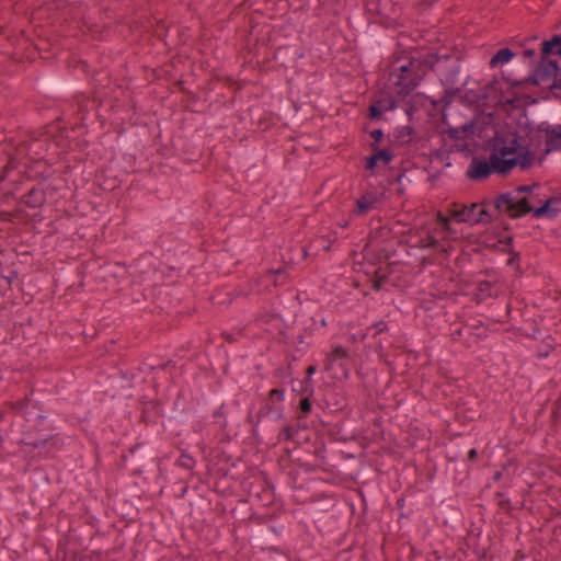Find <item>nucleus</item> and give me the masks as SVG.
<instances>
[{"instance_id": "nucleus-20", "label": "nucleus", "mask_w": 561, "mask_h": 561, "mask_svg": "<svg viewBox=\"0 0 561 561\" xmlns=\"http://www.w3.org/2000/svg\"><path fill=\"white\" fill-rule=\"evenodd\" d=\"M317 366L310 365L306 369V378L302 381H297V385L299 386V394L305 393H312V383H311V376L316 373Z\"/></svg>"}, {"instance_id": "nucleus-50", "label": "nucleus", "mask_w": 561, "mask_h": 561, "mask_svg": "<svg viewBox=\"0 0 561 561\" xmlns=\"http://www.w3.org/2000/svg\"><path fill=\"white\" fill-rule=\"evenodd\" d=\"M539 75L536 72V75H533V76H529L527 79H526V82H529L530 84H534V85H538L539 84V79H538Z\"/></svg>"}, {"instance_id": "nucleus-11", "label": "nucleus", "mask_w": 561, "mask_h": 561, "mask_svg": "<svg viewBox=\"0 0 561 561\" xmlns=\"http://www.w3.org/2000/svg\"><path fill=\"white\" fill-rule=\"evenodd\" d=\"M535 208L533 207L529 199L527 197H522L518 201H515L512 197V205L510 206V218L516 219L527 214H533L535 217Z\"/></svg>"}, {"instance_id": "nucleus-15", "label": "nucleus", "mask_w": 561, "mask_h": 561, "mask_svg": "<svg viewBox=\"0 0 561 561\" xmlns=\"http://www.w3.org/2000/svg\"><path fill=\"white\" fill-rule=\"evenodd\" d=\"M546 135V145H547V152L551 150H559L561 149V124L557 126H547L545 129H542Z\"/></svg>"}, {"instance_id": "nucleus-16", "label": "nucleus", "mask_w": 561, "mask_h": 561, "mask_svg": "<svg viewBox=\"0 0 561 561\" xmlns=\"http://www.w3.org/2000/svg\"><path fill=\"white\" fill-rule=\"evenodd\" d=\"M376 203V196L373 193H366L356 201V207L353 213L357 216L367 214Z\"/></svg>"}, {"instance_id": "nucleus-61", "label": "nucleus", "mask_w": 561, "mask_h": 561, "mask_svg": "<svg viewBox=\"0 0 561 561\" xmlns=\"http://www.w3.org/2000/svg\"><path fill=\"white\" fill-rule=\"evenodd\" d=\"M403 176H404V173H403V172L399 173V174L396 176V179H394V181H393V182H394V183H400Z\"/></svg>"}, {"instance_id": "nucleus-60", "label": "nucleus", "mask_w": 561, "mask_h": 561, "mask_svg": "<svg viewBox=\"0 0 561 561\" xmlns=\"http://www.w3.org/2000/svg\"><path fill=\"white\" fill-rule=\"evenodd\" d=\"M502 478V472L501 471H496L493 476V481H499L500 479Z\"/></svg>"}, {"instance_id": "nucleus-54", "label": "nucleus", "mask_w": 561, "mask_h": 561, "mask_svg": "<svg viewBox=\"0 0 561 561\" xmlns=\"http://www.w3.org/2000/svg\"><path fill=\"white\" fill-rule=\"evenodd\" d=\"M535 55H536V51H535V49H533V48H527V49H525V50L523 51V56H524L525 58H533Z\"/></svg>"}, {"instance_id": "nucleus-25", "label": "nucleus", "mask_w": 561, "mask_h": 561, "mask_svg": "<svg viewBox=\"0 0 561 561\" xmlns=\"http://www.w3.org/2000/svg\"><path fill=\"white\" fill-rule=\"evenodd\" d=\"M460 93L459 88L445 89L443 95L439 98L442 104V111L444 112L455 100L456 95Z\"/></svg>"}, {"instance_id": "nucleus-52", "label": "nucleus", "mask_w": 561, "mask_h": 561, "mask_svg": "<svg viewBox=\"0 0 561 561\" xmlns=\"http://www.w3.org/2000/svg\"><path fill=\"white\" fill-rule=\"evenodd\" d=\"M499 242L504 243L507 247V249H510L513 245V237L508 236V237L504 238V240H499Z\"/></svg>"}, {"instance_id": "nucleus-57", "label": "nucleus", "mask_w": 561, "mask_h": 561, "mask_svg": "<svg viewBox=\"0 0 561 561\" xmlns=\"http://www.w3.org/2000/svg\"><path fill=\"white\" fill-rule=\"evenodd\" d=\"M186 94L188 95L190 101H192V102L198 101V96L195 93H193L192 91H187Z\"/></svg>"}, {"instance_id": "nucleus-63", "label": "nucleus", "mask_w": 561, "mask_h": 561, "mask_svg": "<svg viewBox=\"0 0 561 561\" xmlns=\"http://www.w3.org/2000/svg\"><path fill=\"white\" fill-rule=\"evenodd\" d=\"M4 415H5V413L0 411V421H2L4 419Z\"/></svg>"}, {"instance_id": "nucleus-10", "label": "nucleus", "mask_w": 561, "mask_h": 561, "mask_svg": "<svg viewBox=\"0 0 561 561\" xmlns=\"http://www.w3.org/2000/svg\"><path fill=\"white\" fill-rule=\"evenodd\" d=\"M20 203L25 204L30 208L42 207L46 203V193L44 188L33 186L22 196Z\"/></svg>"}, {"instance_id": "nucleus-24", "label": "nucleus", "mask_w": 561, "mask_h": 561, "mask_svg": "<svg viewBox=\"0 0 561 561\" xmlns=\"http://www.w3.org/2000/svg\"><path fill=\"white\" fill-rule=\"evenodd\" d=\"M311 394L312 393L301 394L302 398L299 401L298 410H297L298 420L306 417L311 412V408H312V403L310 401Z\"/></svg>"}, {"instance_id": "nucleus-6", "label": "nucleus", "mask_w": 561, "mask_h": 561, "mask_svg": "<svg viewBox=\"0 0 561 561\" xmlns=\"http://www.w3.org/2000/svg\"><path fill=\"white\" fill-rule=\"evenodd\" d=\"M491 174H493L491 159L486 161L485 159L479 158H473L471 160L470 167L466 172L467 178L472 181L486 180Z\"/></svg>"}, {"instance_id": "nucleus-38", "label": "nucleus", "mask_w": 561, "mask_h": 561, "mask_svg": "<svg viewBox=\"0 0 561 561\" xmlns=\"http://www.w3.org/2000/svg\"><path fill=\"white\" fill-rule=\"evenodd\" d=\"M266 399L270 400L273 403L274 402H282L284 400V390L283 389H278V388H274V389L270 390Z\"/></svg>"}, {"instance_id": "nucleus-44", "label": "nucleus", "mask_w": 561, "mask_h": 561, "mask_svg": "<svg viewBox=\"0 0 561 561\" xmlns=\"http://www.w3.org/2000/svg\"><path fill=\"white\" fill-rule=\"evenodd\" d=\"M26 401H27V399L19 400V401L10 402L9 405L13 411L20 412L26 407Z\"/></svg>"}, {"instance_id": "nucleus-12", "label": "nucleus", "mask_w": 561, "mask_h": 561, "mask_svg": "<svg viewBox=\"0 0 561 561\" xmlns=\"http://www.w3.org/2000/svg\"><path fill=\"white\" fill-rule=\"evenodd\" d=\"M561 203V196H550L547 198L543 204L537 208H535V217L541 218L547 217L553 219L560 213L559 208L551 207L553 204Z\"/></svg>"}, {"instance_id": "nucleus-33", "label": "nucleus", "mask_w": 561, "mask_h": 561, "mask_svg": "<svg viewBox=\"0 0 561 561\" xmlns=\"http://www.w3.org/2000/svg\"><path fill=\"white\" fill-rule=\"evenodd\" d=\"M388 280L387 274H381L380 268L376 270L374 273V279H373V289L376 291H379L382 287V285Z\"/></svg>"}, {"instance_id": "nucleus-13", "label": "nucleus", "mask_w": 561, "mask_h": 561, "mask_svg": "<svg viewBox=\"0 0 561 561\" xmlns=\"http://www.w3.org/2000/svg\"><path fill=\"white\" fill-rule=\"evenodd\" d=\"M548 54H557L561 58V35H553L551 42L545 44L543 55L547 56ZM550 89L561 90V76L552 81Z\"/></svg>"}, {"instance_id": "nucleus-53", "label": "nucleus", "mask_w": 561, "mask_h": 561, "mask_svg": "<svg viewBox=\"0 0 561 561\" xmlns=\"http://www.w3.org/2000/svg\"><path fill=\"white\" fill-rule=\"evenodd\" d=\"M430 103L434 110H440L442 111V104L439 103V99H431Z\"/></svg>"}, {"instance_id": "nucleus-21", "label": "nucleus", "mask_w": 561, "mask_h": 561, "mask_svg": "<svg viewBox=\"0 0 561 561\" xmlns=\"http://www.w3.org/2000/svg\"><path fill=\"white\" fill-rule=\"evenodd\" d=\"M493 284L489 280H482L479 282L477 286V293L474 294L476 299L480 302L485 300L486 298H490L494 296L493 291Z\"/></svg>"}, {"instance_id": "nucleus-46", "label": "nucleus", "mask_w": 561, "mask_h": 561, "mask_svg": "<svg viewBox=\"0 0 561 561\" xmlns=\"http://www.w3.org/2000/svg\"><path fill=\"white\" fill-rule=\"evenodd\" d=\"M369 135L374 139L373 142H376V145H378L379 141L383 138V131L380 128L371 130Z\"/></svg>"}, {"instance_id": "nucleus-35", "label": "nucleus", "mask_w": 561, "mask_h": 561, "mask_svg": "<svg viewBox=\"0 0 561 561\" xmlns=\"http://www.w3.org/2000/svg\"><path fill=\"white\" fill-rule=\"evenodd\" d=\"M178 463L182 468L192 470L195 467V459L192 456H190L185 453H182L178 460Z\"/></svg>"}, {"instance_id": "nucleus-31", "label": "nucleus", "mask_w": 561, "mask_h": 561, "mask_svg": "<svg viewBox=\"0 0 561 561\" xmlns=\"http://www.w3.org/2000/svg\"><path fill=\"white\" fill-rule=\"evenodd\" d=\"M491 92H502L499 79H492L486 85L483 87V93L480 99H488Z\"/></svg>"}, {"instance_id": "nucleus-49", "label": "nucleus", "mask_w": 561, "mask_h": 561, "mask_svg": "<svg viewBox=\"0 0 561 561\" xmlns=\"http://www.w3.org/2000/svg\"><path fill=\"white\" fill-rule=\"evenodd\" d=\"M477 459H478V451H477V449L476 448L470 449L469 453H468V460L473 462Z\"/></svg>"}, {"instance_id": "nucleus-47", "label": "nucleus", "mask_w": 561, "mask_h": 561, "mask_svg": "<svg viewBox=\"0 0 561 561\" xmlns=\"http://www.w3.org/2000/svg\"><path fill=\"white\" fill-rule=\"evenodd\" d=\"M374 328L376 329V333L375 334H379V333L388 331V325H387V323L385 321L376 322L374 324Z\"/></svg>"}, {"instance_id": "nucleus-3", "label": "nucleus", "mask_w": 561, "mask_h": 561, "mask_svg": "<svg viewBox=\"0 0 561 561\" xmlns=\"http://www.w3.org/2000/svg\"><path fill=\"white\" fill-rule=\"evenodd\" d=\"M520 138L518 131L496 130L494 136L484 142L483 149L496 148L497 152L502 156L516 154L525 147L520 144Z\"/></svg>"}, {"instance_id": "nucleus-55", "label": "nucleus", "mask_w": 561, "mask_h": 561, "mask_svg": "<svg viewBox=\"0 0 561 561\" xmlns=\"http://www.w3.org/2000/svg\"><path fill=\"white\" fill-rule=\"evenodd\" d=\"M175 85L180 89V91H182L183 93H186L188 90L185 89L184 87V81L183 80H178L175 82Z\"/></svg>"}, {"instance_id": "nucleus-7", "label": "nucleus", "mask_w": 561, "mask_h": 561, "mask_svg": "<svg viewBox=\"0 0 561 561\" xmlns=\"http://www.w3.org/2000/svg\"><path fill=\"white\" fill-rule=\"evenodd\" d=\"M370 149L373 150V153L368 157H365V170L374 172L375 168L377 167V163L380 161L383 164H389L393 159V152L388 149L383 148L380 149L376 142L370 144Z\"/></svg>"}, {"instance_id": "nucleus-22", "label": "nucleus", "mask_w": 561, "mask_h": 561, "mask_svg": "<svg viewBox=\"0 0 561 561\" xmlns=\"http://www.w3.org/2000/svg\"><path fill=\"white\" fill-rule=\"evenodd\" d=\"M512 205V194L502 193L494 201V207L499 213L505 211L510 216V206Z\"/></svg>"}, {"instance_id": "nucleus-40", "label": "nucleus", "mask_w": 561, "mask_h": 561, "mask_svg": "<svg viewBox=\"0 0 561 561\" xmlns=\"http://www.w3.org/2000/svg\"><path fill=\"white\" fill-rule=\"evenodd\" d=\"M495 496L501 497V500L497 503L499 507L506 511L507 513L511 512V501L508 499H503L504 494L502 492H496Z\"/></svg>"}, {"instance_id": "nucleus-64", "label": "nucleus", "mask_w": 561, "mask_h": 561, "mask_svg": "<svg viewBox=\"0 0 561 561\" xmlns=\"http://www.w3.org/2000/svg\"><path fill=\"white\" fill-rule=\"evenodd\" d=\"M330 248H331V247H330V244H324V245H323V249H324L325 251H329V250H330Z\"/></svg>"}, {"instance_id": "nucleus-43", "label": "nucleus", "mask_w": 561, "mask_h": 561, "mask_svg": "<svg viewBox=\"0 0 561 561\" xmlns=\"http://www.w3.org/2000/svg\"><path fill=\"white\" fill-rule=\"evenodd\" d=\"M381 101H382L381 107H383L385 112L393 111L394 108H397V101L394 99L389 98V99H385Z\"/></svg>"}, {"instance_id": "nucleus-2", "label": "nucleus", "mask_w": 561, "mask_h": 561, "mask_svg": "<svg viewBox=\"0 0 561 561\" xmlns=\"http://www.w3.org/2000/svg\"><path fill=\"white\" fill-rule=\"evenodd\" d=\"M488 204L486 199L481 203H472L469 206L454 202L449 204L447 214L457 222L486 225L494 220V217L486 208Z\"/></svg>"}, {"instance_id": "nucleus-19", "label": "nucleus", "mask_w": 561, "mask_h": 561, "mask_svg": "<svg viewBox=\"0 0 561 561\" xmlns=\"http://www.w3.org/2000/svg\"><path fill=\"white\" fill-rule=\"evenodd\" d=\"M513 158L514 161H516V167L518 165L522 170H527L533 164L534 153L525 146L524 149L519 150Z\"/></svg>"}, {"instance_id": "nucleus-18", "label": "nucleus", "mask_w": 561, "mask_h": 561, "mask_svg": "<svg viewBox=\"0 0 561 561\" xmlns=\"http://www.w3.org/2000/svg\"><path fill=\"white\" fill-rule=\"evenodd\" d=\"M21 444H23L25 446H30L33 449H42V448H46L47 446L55 447L56 440H55L54 436L43 437V438H38V439H33L30 436H26L21 439Z\"/></svg>"}, {"instance_id": "nucleus-26", "label": "nucleus", "mask_w": 561, "mask_h": 561, "mask_svg": "<svg viewBox=\"0 0 561 561\" xmlns=\"http://www.w3.org/2000/svg\"><path fill=\"white\" fill-rule=\"evenodd\" d=\"M267 275L274 277L273 283L275 286L283 285L288 279V272L286 266L279 267L277 270H268Z\"/></svg>"}, {"instance_id": "nucleus-51", "label": "nucleus", "mask_w": 561, "mask_h": 561, "mask_svg": "<svg viewBox=\"0 0 561 561\" xmlns=\"http://www.w3.org/2000/svg\"><path fill=\"white\" fill-rule=\"evenodd\" d=\"M457 150L463 152L466 156L472 153V150L470 149L468 144H463L461 147L457 148Z\"/></svg>"}, {"instance_id": "nucleus-30", "label": "nucleus", "mask_w": 561, "mask_h": 561, "mask_svg": "<svg viewBox=\"0 0 561 561\" xmlns=\"http://www.w3.org/2000/svg\"><path fill=\"white\" fill-rule=\"evenodd\" d=\"M382 101H377L368 107V118L371 121H378L382 117L383 107H381Z\"/></svg>"}, {"instance_id": "nucleus-29", "label": "nucleus", "mask_w": 561, "mask_h": 561, "mask_svg": "<svg viewBox=\"0 0 561 561\" xmlns=\"http://www.w3.org/2000/svg\"><path fill=\"white\" fill-rule=\"evenodd\" d=\"M414 133H415L414 128L410 125H407V126H403L400 129H398L396 138L398 141H400L403 145L410 144L411 136L414 135Z\"/></svg>"}, {"instance_id": "nucleus-58", "label": "nucleus", "mask_w": 561, "mask_h": 561, "mask_svg": "<svg viewBox=\"0 0 561 561\" xmlns=\"http://www.w3.org/2000/svg\"><path fill=\"white\" fill-rule=\"evenodd\" d=\"M400 25H401V23H399L398 20H391L387 24V27H397V26H400Z\"/></svg>"}, {"instance_id": "nucleus-23", "label": "nucleus", "mask_w": 561, "mask_h": 561, "mask_svg": "<svg viewBox=\"0 0 561 561\" xmlns=\"http://www.w3.org/2000/svg\"><path fill=\"white\" fill-rule=\"evenodd\" d=\"M273 402L265 399V401L262 403L260 410L256 413V421L254 422L252 416L248 417V421L253 424L254 427L257 426V424L262 421V419L268 414H271L274 411Z\"/></svg>"}, {"instance_id": "nucleus-37", "label": "nucleus", "mask_w": 561, "mask_h": 561, "mask_svg": "<svg viewBox=\"0 0 561 561\" xmlns=\"http://www.w3.org/2000/svg\"><path fill=\"white\" fill-rule=\"evenodd\" d=\"M264 561H290L289 557L276 549L270 551Z\"/></svg>"}, {"instance_id": "nucleus-1", "label": "nucleus", "mask_w": 561, "mask_h": 561, "mask_svg": "<svg viewBox=\"0 0 561 561\" xmlns=\"http://www.w3.org/2000/svg\"><path fill=\"white\" fill-rule=\"evenodd\" d=\"M449 68L454 72L459 71L457 57L454 55L439 51H408L391 64L390 80L399 88L398 94L407 96L415 90L428 71L445 75Z\"/></svg>"}, {"instance_id": "nucleus-14", "label": "nucleus", "mask_w": 561, "mask_h": 561, "mask_svg": "<svg viewBox=\"0 0 561 561\" xmlns=\"http://www.w3.org/2000/svg\"><path fill=\"white\" fill-rule=\"evenodd\" d=\"M41 88L47 92H61L68 91L76 87L73 82H62L57 78L47 77L44 78L41 83Z\"/></svg>"}, {"instance_id": "nucleus-4", "label": "nucleus", "mask_w": 561, "mask_h": 561, "mask_svg": "<svg viewBox=\"0 0 561 561\" xmlns=\"http://www.w3.org/2000/svg\"><path fill=\"white\" fill-rule=\"evenodd\" d=\"M130 463L135 466L134 474H142L157 463L150 447L145 443H137L129 449Z\"/></svg>"}, {"instance_id": "nucleus-39", "label": "nucleus", "mask_w": 561, "mask_h": 561, "mask_svg": "<svg viewBox=\"0 0 561 561\" xmlns=\"http://www.w3.org/2000/svg\"><path fill=\"white\" fill-rule=\"evenodd\" d=\"M440 135H447L453 140L460 139V128L458 127H448L447 129H442Z\"/></svg>"}, {"instance_id": "nucleus-32", "label": "nucleus", "mask_w": 561, "mask_h": 561, "mask_svg": "<svg viewBox=\"0 0 561 561\" xmlns=\"http://www.w3.org/2000/svg\"><path fill=\"white\" fill-rule=\"evenodd\" d=\"M419 247L420 248H439V252H442V253L447 252L446 248L443 245H439L438 240L433 236H427V238L425 240H421Z\"/></svg>"}, {"instance_id": "nucleus-48", "label": "nucleus", "mask_w": 561, "mask_h": 561, "mask_svg": "<svg viewBox=\"0 0 561 561\" xmlns=\"http://www.w3.org/2000/svg\"><path fill=\"white\" fill-rule=\"evenodd\" d=\"M449 219H451L449 215L447 217H444L440 213L438 214V221L444 228L448 226Z\"/></svg>"}, {"instance_id": "nucleus-8", "label": "nucleus", "mask_w": 561, "mask_h": 561, "mask_svg": "<svg viewBox=\"0 0 561 561\" xmlns=\"http://www.w3.org/2000/svg\"><path fill=\"white\" fill-rule=\"evenodd\" d=\"M489 150H491L490 157L493 173L505 176L516 167L514 158H506L507 156L500 154L496 148H489Z\"/></svg>"}, {"instance_id": "nucleus-56", "label": "nucleus", "mask_w": 561, "mask_h": 561, "mask_svg": "<svg viewBox=\"0 0 561 561\" xmlns=\"http://www.w3.org/2000/svg\"><path fill=\"white\" fill-rule=\"evenodd\" d=\"M297 381H300L299 379H291V389L294 392L299 393V386L297 385Z\"/></svg>"}, {"instance_id": "nucleus-42", "label": "nucleus", "mask_w": 561, "mask_h": 561, "mask_svg": "<svg viewBox=\"0 0 561 561\" xmlns=\"http://www.w3.org/2000/svg\"><path fill=\"white\" fill-rule=\"evenodd\" d=\"M459 128H460V133L465 134L466 136L473 135V133H474V121L471 119V121L465 123Z\"/></svg>"}, {"instance_id": "nucleus-41", "label": "nucleus", "mask_w": 561, "mask_h": 561, "mask_svg": "<svg viewBox=\"0 0 561 561\" xmlns=\"http://www.w3.org/2000/svg\"><path fill=\"white\" fill-rule=\"evenodd\" d=\"M144 367L147 368L149 371H153L154 369L159 368V369H167L169 366L173 365V362L172 359H169L167 360L165 363L163 364H159V365H152V364H149L147 362H144L142 363Z\"/></svg>"}, {"instance_id": "nucleus-27", "label": "nucleus", "mask_w": 561, "mask_h": 561, "mask_svg": "<svg viewBox=\"0 0 561 561\" xmlns=\"http://www.w3.org/2000/svg\"><path fill=\"white\" fill-rule=\"evenodd\" d=\"M299 425H287L278 434V440H294L299 433Z\"/></svg>"}, {"instance_id": "nucleus-36", "label": "nucleus", "mask_w": 561, "mask_h": 561, "mask_svg": "<svg viewBox=\"0 0 561 561\" xmlns=\"http://www.w3.org/2000/svg\"><path fill=\"white\" fill-rule=\"evenodd\" d=\"M561 419V397H559L552 404L551 422L556 426Z\"/></svg>"}, {"instance_id": "nucleus-17", "label": "nucleus", "mask_w": 561, "mask_h": 561, "mask_svg": "<svg viewBox=\"0 0 561 561\" xmlns=\"http://www.w3.org/2000/svg\"><path fill=\"white\" fill-rule=\"evenodd\" d=\"M515 57V53L511 48H501L499 49L490 59L489 66L490 68H495L499 65H504L510 62Z\"/></svg>"}, {"instance_id": "nucleus-28", "label": "nucleus", "mask_w": 561, "mask_h": 561, "mask_svg": "<svg viewBox=\"0 0 561 561\" xmlns=\"http://www.w3.org/2000/svg\"><path fill=\"white\" fill-rule=\"evenodd\" d=\"M504 252L508 253L510 254V257L507 260V265L511 266V267H514L517 272L518 275L522 274V271H520V266H519V263H520V254L516 251H514L513 248H510V249H503Z\"/></svg>"}, {"instance_id": "nucleus-62", "label": "nucleus", "mask_w": 561, "mask_h": 561, "mask_svg": "<svg viewBox=\"0 0 561 561\" xmlns=\"http://www.w3.org/2000/svg\"><path fill=\"white\" fill-rule=\"evenodd\" d=\"M515 102H517V100H516V99H514V100H507V103H508V104H511V105H512V106H514V107H515V105H514V103H515Z\"/></svg>"}, {"instance_id": "nucleus-59", "label": "nucleus", "mask_w": 561, "mask_h": 561, "mask_svg": "<svg viewBox=\"0 0 561 561\" xmlns=\"http://www.w3.org/2000/svg\"><path fill=\"white\" fill-rule=\"evenodd\" d=\"M414 111V105L410 104L409 107L405 110V113L411 116Z\"/></svg>"}, {"instance_id": "nucleus-45", "label": "nucleus", "mask_w": 561, "mask_h": 561, "mask_svg": "<svg viewBox=\"0 0 561 561\" xmlns=\"http://www.w3.org/2000/svg\"><path fill=\"white\" fill-rule=\"evenodd\" d=\"M535 187H539V184L534 183L533 185H520L516 188V192L523 194H530Z\"/></svg>"}, {"instance_id": "nucleus-9", "label": "nucleus", "mask_w": 561, "mask_h": 561, "mask_svg": "<svg viewBox=\"0 0 561 561\" xmlns=\"http://www.w3.org/2000/svg\"><path fill=\"white\" fill-rule=\"evenodd\" d=\"M162 416L160 404L157 401H148L142 404L140 422L145 425L157 424Z\"/></svg>"}, {"instance_id": "nucleus-5", "label": "nucleus", "mask_w": 561, "mask_h": 561, "mask_svg": "<svg viewBox=\"0 0 561 561\" xmlns=\"http://www.w3.org/2000/svg\"><path fill=\"white\" fill-rule=\"evenodd\" d=\"M551 42V38L548 41H543L541 43V50H540V61L535 68V71L539 75V77L543 80L549 79L553 77L554 79H559L561 76V68L559 67V64L556 59H550L549 56L551 54H548L547 56L543 55V48L545 44Z\"/></svg>"}, {"instance_id": "nucleus-34", "label": "nucleus", "mask_w": 561, "mask_h": 561, "mask_svg": "<svg viewBox=\"0 0 561 561\" xmlns=\"http://www.w3.org/2000/svg\"><path fill=\"white\" fill-rule=\"evenodd\" d=\"M348 357V352L345 347L341 345H336L333 347L332 352L329 354V360L344 359Z\"/></svg>"}]
</instances>
